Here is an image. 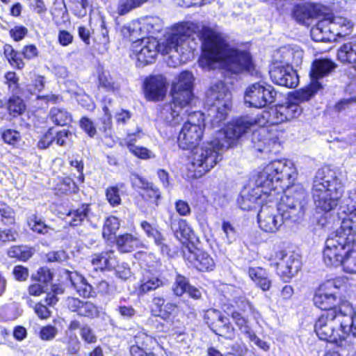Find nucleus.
Here are the masks:
<instances>
[{"label": "nucleus", "mask_w": 356, "mask_h": 356, "mask_svg": "<svg viewBox=\"0 0 356 356\" xmlns=\"http://www.w3.org/2000/svg\"><path fill=\"white\" fill-rule=\"evenodd\" d=\"M204 125L203 114L197 111L191 112L179 134V147L183 149L195 147L202 136Z\"/></svg>", "instance_id": "nucleus-8"}, {"label": "nucleus", "mask_w": 356, "mask_h": 356, "mask_svg": "<svg viewBox=\"0 0 356 356\" xmlns=\"http://www.w3.org/2000/svg\"><path fill=\"white\" fill-rule=\"evenodd\" d=\"M343 192V184L335 172L328 168L318 170L312 188L316 209L324 212L334 210L338 206Z\"/></svg>", "instance_id": "nucleus-3"}, {"label": "nucleus", "mask_w": 356, "mask_h": 356, "mask_svg": "<svg viewBox=\"0 0 356 356\" xmlns=\"http://www.w3.org/2000/svg\"><path fill=\"white\" fill-rule=\"evenodd\" d=\"M184 257L199 271L212 270L215 266L213 259L207 252L194 247L193 250L188 247L186 251H184Z\"/></svg>", "instance_id": "nucleus-18"}, {"label": "nucleus", "mask_w": 356, "mask_h": 356, "mask_svg": "<svg viewBox=\"0 0 356 356\" xmlns=\"http://www.w3.org/2000/svg\"><path fill=\"white\" fill-rule=\"evenodd\" d=\"M193 75L188 71H184L179 74L177 82L172 88V97H175L177 102L182 100L185 104L191 105L193 97Z\"/></svg>", "instance_id": "nucleus-15"}, {"label": "nucleus", "mask_w": 356, "mask_h": 356, "mask_svg": "<svg viewBox=\"0 0 356 356\" xmlns=\"http://www.w3.org/2000/svg\"><path fill=\"white\" fill-rule=\"evenodd\" d=\"M267 131L265 128L261 127L254 130L252 134V143L254 148L259 152H264L266 149Z\"/></svg>", "instance_id": "nucleus-42"}, {"label": "nucleus", "mask_w": 356, "mask_h": 356, "mask_svg": "<svg viewBox=\"0 0 356 356\" xmlns=\"http://www.w3.org/2000/svg\"><path fill=\"white\" fill-rule=\"evenodd\" d=\"M65 305L71 312L76 313L79 316L93 319L99 316L98 307L90 301H83L69 296L65 300Z\"/></svg>", "instance_id": "nucleus-17"}, {"label": "nucleus", "mask_w": 356, "mask_h": 356, "mask_svg": "<svg viewBox=\"0 0 356 356\" xmlns=\"http://www.w3.org/2000/svg\"><path fill=\"white\" fill-rule=\"evenodd\" d=\"M303 51L298 48L290 46L282 47L276 50L273 54L271 65H296L301 64Z\"/></svg>", "instance_id": "nucleus-16"}, {"label": "nucleus", "mask_w": 356, "mask_h": 356, "mask_svg": "<svg viewBox=\"0 0 356 356\" xmlns=\"http://www.w3.org/2000/svg\"><path fill=\"white\" fill-rule=\"evenodd\" d=\"M145 95L149 101H158L166 93V81L162 75L152 76L145 81Z\"/></svg>", "instance_id": "nucleus-20"}, {"label": "nucleus", "mask_w": 356, "mask_h": 356, "mask_svg": "<svg viewBox=\"0 0 356 356\" xmlns=\"http://www.w3.org/2000/svg\"><path fill=\"white\" fill-rule=\"evenodd\" d=\"M7 108L10 114L15 115L22 114L24 112L25 105L23 100L19 97L13 96L8 102Z\"/></svg>", "instance_id": "nucleus-50"}, {"label": "nucleus", "mask_w": 356, "mask_h": 356, "mask_svg": "<svg viewBox=\"0 0 356 356\" xmlns=\"http://www.w3.org/2000/svg\"><path fill=\"white\" fill-rule=\"evenodd\" d=\"M193 24L181 26L163 41L162 51L175 58L174 66L187 59L200 44L204 56L209 61H220L233 74L251 72L254 68L249 52L230 47L219 34L208 27L196 33Z\"/></svg>", "instance_id": "nucleus-2"}, {"label": "nucleus", "mask_w": 356, "mask_h": 356, "mask_svg": "<svg viewBox=\"0 0 356 356\" xmlns=\"http://www.w3.org/2000/svg\"><path fill=\"white\" fill-rule=\"evenodd\" d=\"M170 227L175 236L181 241H188L193 234V232L186 220L175 215H172L170 217Z\"/></svg>", "instance_id": "nucleus-21"}, {"label": "nucleus", "mask_w": 356, "mask_h": 356, "mask_svg": "<svg viewBox=\"0 0 356 356\" xmlns=\"http://www.w3.org/2000/svg\"><path fill=\"white\" fill-rule=\"evenodd\" d=\"M72 134L66 129H63L58 131L56 135H54V141L59 146H65L68 142L71 140Z\"/></svg>", "instance_id": "nucleus-64"}, {"label": "nucleus", "mask_w": 356, "mask_h": 356, "mask_svg": "<svg viewBox=\"0 0 356 356\" xmlns=\"http://www.w3.org/2000/svg\"><path fill=\"white\" fill-rule=\"evenodd\" d=\"M330 24L334 37H343L350 34L353 27L350 20L339 16L330 18Z\"/></svg>", "instance_id": "nucleus-29"}, {"label": "nucleus", "mask_w": 356, "mask_h": 356, "mask_svg": "<svg viewBox=\"0 0 356 356\" xmlns=\"http://www.w3.org/2000/svg\"><path fill=\"white\" fill-rule=\"evenodd\" d=\"M204 318L209 327H222L223 330H226L227 333H233L234 328L230 325L228 318L222 316L219 311L210 309L205 312Z\"/></svg>", "instance_id": "nucleus-25"}, {"label": "nucleus", "mask_w": 356, "mask_h": 356, "mask_svg": "<svg viewBox=\"0 0 356 356\" xmlns=\"http://www.w3.org/2000/svg\"><path fill=\"white\" fill-rule=\"evenodd\" d=\"M264 117L267 119L268 122L272 124H278L286 121L282 106L270 108L268 112L264 113Z\"/></svg>", "instance_id": "nucleus-45"}, {"label": "nucleus", "mask_w": 356, "mask_h": 356, "mask_svg": "<svg viewBox=\"0 0 356 356\" xmlns=\"http://www.w3.org/2000/svg\"><path fill=\"white\" fill-rule=\"evenodd\" d=\"M120 224L118 218L115 216H111L107 218L103 229V236H108L115 234L120 228Z\"/></svg>", "instance_id": "nucleus-54"}, {"label": "nucleus", "mask_w": 356, "mask_h": 356, "mask_svg": "<svg viewBox=\"0 0 356 356\" xmlns=\"http://www.w3.org/2000/svg\"><path fill=\"white\" fill-rule=\"evenodd\" d=\"M186 104L182 100L177 102L175 97H172V102L159 106L157 115L159 120L170 126L179 124L190 114L191 105Z\"/></svg>", "instance_id": "nucleus-13"}, {"label": "nucleus", "mask_w": 356, "mask_h": 356, "mask_svg": "<svg viewBox=\"0 0 356 356\" xmlns=\"http://www.w3.org/2000/svg\"><path fill=\"white\" fill-rule=\"evenodd\" d=\"M31 278L33 280L46 284L53 279V273L47 267L40 268L36 274H33Z\"/></svg>", "instance_id": "nucleus-55"}, {"label": "nucleus", "mask_w": 356, "mask_h": 356, "mask_svg": "<svg viewBox=\"0 0 356 356\" xmlns=\"http://www.w3.org/2000/svg\"><path fill=\"white\" fill-rule=\"evenodd\" d=\"M343 311L334 308L324 312L315 323L314 331L321 340L337 343L346 338L345 327L341 322Z\"/></svg>", "instance_id": "nucleus-4"}, {"label": "nucleus", "mask_w": 356, "mask_h": 356, "mask_svg": "<svg viewBox=\"0 0 356 356\" xmlns=\"http://www.w3.org/2000/svg\"><path fill=\"white\" fill-rule=\"evenodd\" d=\"M58 329L52 325H46L41 328L40 331V337L44 341H51L58 334Z\"/></svg>", "instance_id": "nucleus-63"}, {"label": "nucleus", "mask_w": 356, "mask_h": 356, "mask_svg": "<svg viewBox=\"0 0 356 356\" xmlns=\"http://www.w3.org/2000/svg\"><path fill=\"white\" fill-rule=\"evenodd\" d=\"M28 225L33 232L42 234H48L50 230H53L35 215H31L29 217Z\"/></svg>", "instance_id": "nucleus-44"}, {"label": "nucleus", "mask_w": 356, "mask_h": 356, "mask_svg": "<svg viewBox=\"0 0 356 356\" xmlns=\"http://www.w3.org/2000/svg\"><path fill=\"white\" fill-rule=\"evenodd\" d=\"M67 274L71 286L76 290L80 296L88 298L91 296L92 287L81 275L77 272L70 271H67Z\"/></svg>", "instance_id": "nucleus-26"}, {"label": "nucleus", "mask_w": 356, "mask_h": 356, "mask_svg": "<svg viewBox=\"0 0 356 356\" xmlns=\"http://www.w3.org/2000/svg\"><path fill=\"white\" fill-rule=\"evenodd\" d=\"M282 110L286 117V121L298 117L302 113V108L296 104H291L287 106L282 105Z\"/></svg>", "instance_id": "nucleus-57"}, {"label": "nucleus", "mask_w": 356, "mask_h": 356, "mask_svg": "<svg viewBox=\"0 0 356 356\" xmlns=\"http://www.w3.org/2000/svg\"><path fill=\"white\" fill-rule=\"evenodd\" d=\"M258 197V193H256V195L242 193L240 197L238 198L237 202L241 209L250 210L254 207Z\"/></svg>", "instance_id": "nucleus-51"}, {"label": "nucleus", "mask_w": 356, "mask_h": 356, "mask_svg": "<svg viewBox=\"0 0 356 356\" xmlns=\"http://www.w3.org/2000/svg\"><path fill=\"white\" fill-rule=\"evenodd\" d=\"M232 317L243 334L248 336L252 332L251 328L248 325L246 319L243 317L241 314L234 312L232 313Z\"/></svg>", "instance_id": "nucleus-56"}, {"label": "nucleus", "mask_w": 356, "mask_h": 356, "mask_svg": "<svg viewBox=\"0 0 356 356\" xmlns=\"http://www.w3.org/2000/svg\"><path fill=\"white\" fill-rule=\"evenodd\" d=\"M140 134L141 131H138L137 134V136L138 138L140 137ZM136 135L135 134H129L127 136L126 143L129 150L135 156L142 159L154 158L155 155L149 149L144 147L136 146L134 145V143L136 142Z\"/></svg>", "instance_id": "nucleus-33"}, {"label": "nucleus", "mask_w": 356, "mask_h": 356, "mask_svg": "<svg viewBox=\"0 0 356 356\" xmlns=\"http://www.w3.org/2000/svg\"><path fill=\"white\" fill-rule=\"evenodd\" d=\"M142 196L143 198L158 205V201L161 198V192L152 183L145 184Z\"/></svg>", "instance_id": "nucleus-46"}, {"label": "nucleus", "mask_w": 356, "mask_h": 356, "mask_svg": "<svg viewBox=\"0 0 356 356\" xmlns=\"http://www.w3.org/2000/svg\"><path fill=\"white\" fill-rule=\"evenodd\" d=\"M336 67L335 63L328 58L314 60L310 72L311 80L318 81V79L328 75Z\"/></svg>", "instance_id": "nucleus-22"}, {"label": "nucleus", "mask_w": 356, "mask_h": 356, "mask_svg": "<svg viewBox=\"0 0 356 356\" xmlns=\"http://www.w3.org/2000/svg\"><path fill=\"white\" fill-rule=\"evenodd\" d=\"M269 74L272 81L281 86L293 88L299 83L298 75L293 65H271Z\"/></svg>", "instance_id": "nucleus-14"}, {"label": "nucleus", "mask_w": 356, "mask_h": 356, "mask_svg": "<svg viewBox=\"0 0 356 356\" xmlns=\"http://www.w3.org/2000/svg\"><path fill=\"white\" fill-rule=\"evenodd\" d=\"M332 288H336L335 284L333 281H328L318 289L313 298L314 305L325 312L334 308L341 309L337 307L338 301L335 293L325 291V289Z\"/></svg>", "instance_id": "nucleus-19"}, {"label": "nucleus", "mask_w": 356, "mask_h": 356, "mask_svg": "<svg viewBox=\"0 0 356 356\" xmlns=\"http://www.w3.org/2000/svg\"><path fill=\"white\" fill-rule=\"evenodd\" d=\"M343 267L349 273H356V240L352 242L346 250Z\"/></svg>", "instance_id": "nucleus-37"}, {"label": "nucleus", "mask_w": 356, "mask_h": 356, "mask_svg": "<svg viewBox=\"0 0 356 356\" xmlns=\"http://www.w3.org/2000/svg\"><path fill=\"white\" fill-rule=\"evenodd\" d=\"M140 22L145 34H151L152 36H154L163 29L162 20L158 17H146Z\"/></svg>", "instance_id": "nucleus-35"}, {"label": "nucleus", "mask_w": 356, "mask_h": 356, "mask_svg": "<svg viewBox=\"0 0 356 356\" xmlns=\"http://www.w3.org/2000/svg\"><path fill=\"white\" fill-rule=\"evenodd\" d=\"M139 292L147 293L164 285V281L149 270H145L140 280Z\"/></svg>", "instance_id": "nucleus-27"}, {"label": "nucleus", "mask_w": 356, "mask_h": 356, "mask_svg": "<svg viewBox=\"0 0 356 356\" xmlns=\"http://www.w3.org/2000/svg\"><path fill=\"white\" fill-rule=\"evenodd\" d=\"M98 78L99 86L106 90L114 92L119 88L118 84L113 81L109 72H102Z\"/></svg>", "instance_id": "nucleus-47"}, {"label": "nucleus", "mask_w": 356, "mask_h": 356, "mask_svg": "<svg viewBox=\"0 0 356 356\" xmlns=\"http://www.w3.org/2000/svg\"><path fill=\"white\" fill-rule=\"evenodd\" d=\"M121 32L124 38L132 42V46L135 42H139L143 38H145L140 22H133L123 26Z\"/></svg>", "instance_id": "nucleus-32"}, {"label": "nucleus", "mask_w": 356, "mask_h": 356, "mask_svg": "<svg viewBox=\"0 0 356 356\" xmlns=\"http://www.w3.org/2000/svg\"><path fill=\"white\" fill-rule=\"evenodd\" d=\"M80 127L90 138H93L97 134L93 122L87 117H83L80 120Z\"/></svg>", "instance_id": "nucleus-62"}, {"label": "nucleus", "mask_w": 356, "mask_h": 356, "mask_svg": "<svg viewBox=\"0 0 356 356\" xmlns=\"http://www.w3.org/2000/svg\"><path fill=\"white\" fill-rule=\"evenodd\" d=\"M321 88V84L318 81L312 80L309 86L296 92L295 97L300 102L308 101Z\"/></svg>", "instance_id": "nucleus-39"}, {"label": "nucleus", "mask_w": 356, "mask_h": 356, "mask_svg": "<svg viewBox=\"0 0 356 356\" xmlns=\"http://www.w3.org/2000/svg\"><path fill=\"white\" fill-rule=\"evenodd\" d=\"M337 57L343 63H356V38L345 42L338 49Z\"/></svg>", "instance_id": "nucleus-31"}, {"label": "nucleus", "mask_w": 356, "mask_h": 356, "mask_svg": "<svg viewBox=\"0 0 356 356\" xmlns=\"http://www.w3.org/2000/svg\"><path fill=\"white\" fill-rule=\"evenodd\" d=\"M350 239L337 230L330 235L323 252V261L327 266H343L347 248L352 244Z\"/></svg>", "instance_id": "nucleus-7"}, {"label": "nucleus", "mask_w": 356, "mask_h": 356, "mask_svg": "<svg viewBox=\"0 0 356 356\" xmlns=\"http://www.w3.org/2000/svg\"><path fill=\"white\" fill-rule=\"evenodd\" d=\"M82 340L87 343H95L97 337L93 329L88 324H84L79 332Z\"/></svg>", "instance_id": "nucleus-53"}, {"label": "nucleus", "mask_w": 356, "mask_h": 356, "mask_svg": "<svg viewBox=\"0 0 356 356\" xmlns=\"http://www.w3.org/2000/svg\"><path fill=\"white\" fill-rule=\"evenodd\" d=\"M154 341V339L143 332H139L134 336L136 346L147 348Z\"/></svg>", "instance_id": "nucleus-61"}, {"label": "nucleus", "mask_w": 356, "mask_h": 356, "mask_svg": "<svg viewBox=\"0 0 356 356\" xmlns=\"http://www.w3.org/2000/svg\"><path fill=\"white\" fill-rule=\"evenodd\" d=\"M297 177L293 164L285 160H276L267 164L259 172L255 185L260 193L270 195L277 189H286L281 197L278 207L264 205L258 215L259 227L264 232L275 233L281 227L284 221L296 222L304 214L306 204V193L302 187H291Z\"/></svg>", "instance_id": "nucleus-1"}, {"label": "nucleus", "mask_w": 356, "mask_h": 356, "mask_svg": "<svg viewBox=\"0 0 356 356\" xmlns=\"http://www.w3.org/2000/svg\"><path fill=\"white\" fill-rule=\"evenodd\" d=\"M225 144L219 137L204 143L200 147L193 149L191 164L195 171L200 175L210 171L222 159L221 154Z\"/></svg>", "instance_id": "nucleus-5"}, {"label": "nucleus", "mask_w": 356, "mask_h": 356, "mask_svg": "<svg viewBox=\"0 0 356 356\" xmlns=\"http://www.w3.org/2000/svg\"><path fill=\"white\" fill-rule=\"evenodd\" d=\"M276 96L277 92L272 86L259 81L250 84L245 89L244 102L248 107L261 108L274 103Z\"/></svg>", "instance_id": "nucleus-9"}, {"label": "nucleus", "mask_w": 356, "mask_h": 356, "mask_svg": "<svg viewBox=\"0 0 356 356\" xmlns=\"http://www.w3.org/2000/svg\"><path fill=\"white\" fill-rule=\"evenodd\" d=\"M66 350L69 355H76L80 350V341L75 334H70L67 337Z\"/></svg>", "instance_id": "nucleus-59"}, {"label": "nucleus", "mask_w": 356, "mask_h": 356, "mask_svg": "<svg viewBox=\"0 0 356 356\" xmlns=\"http://www.w3.org/2000/svg\"><path fill=\"white\" fill-rule=\"evenodd\" d=\"M8 255L10 258L26 261L32 257L33 251L26 246H13L8 250Z\"/></svg>", "instance_id": "nucleus-43"}, {"label": "nucleus", "mask_w": 356, "mask_h": 356, "mask_svg": "<svg viewBox=\"0 0 356 356\" xmlns=\"http://www.w3.org/2000/svg\"><path fill=\"white\" fill-rule=\"evenodd\" d=\"M311 36L316 42H328L335 40L330 28V18L318 21L316 25L311 29Z\"/></svg>", "instance_id": "nucleus-23"}, {"label": "nucleus", "mask_w": 356, "mask_h": 356, "mask_svg": "<svg viewBox=\"0 0 356 356\" xmlns=\"http://www.w3.org/2000/svg\"><path fill=\"white\" fill-rule=\"evenodd\" d=\"M163 42L160 43L154 36L143 38L132 46L133 54L136 56L139 66H145L154 63L159 52H163Z\"/></svg>", "instance_id": "nucleus-12"}, {"label": "nucleus", "mask_w": 356, "mask_h": 356, "mask_svg": "<svg viewBox=\"0 0 356 356\" xmlns=\"http://www.w3.org/2000/svg\"><path fill=\"white\" fill-rule=\"evenodd\" d=\"M255 125V120L249 116H240L232 119L223 131L218 133L219 138L228 149L234 146L237 141L245 137Z\"/></svg>", "instance_id": "nucleus-10"}, {"label": "nucleus", "mask_w": 356, "mask_h": 356, "mask_svg": "<svg viewBox=\"0 0 356 356\" xmlns=\"http://www.w3.org/2000/svg\"><path fill=\"white\" fill-rule=\"evenodd\" d=\"M148 238L153 239L155 245L159 247L163 254L168 255L170 252L169 246L166 244V239L158 229L152 233Z\"/></svg>", "instance_id": "nucleus-49"}, {"label": "nucleus", "mask_w": 356, "mask_h": 356, "mask_svg": "<svg viewBox=\"0 0 356 356\" xmlns=\"http://www.w3.org/2000/svg\"><path fill=\"white\" fill-rule=\"evenodd\" d=\"M189 286L188 280L186 277L178 274L172 285V291L176 296L179 297L187 292Z\"/></svg>", "instance_id": "nucleus-48"}, {"label": "nucleus", "mask_w": 356, "mask_h": 356, "mask_svg": "<svg viewBox=\"0 0 356 356\" xmlns=\"http://www.w3.org/2000/svg\"><path fill=\"white\" fill-rule=\"evenodd\" d=\"M90 209L88 204H83L76 210L71 211L68 213V223L71 226H77L88 217Z\"/></svg>", "instance_id": "nucleus-38"}, {"label": "nucleus", "mask_w": 356, "mask_h": 356, "mask_svg": "<svg viewBox=\"0 0 356 356\" xmlns=\"http://www.w3.org/2000/svg\"><path fill=\"white\" fill-rule=\"evenodd\" d=\"M106 196L112 206L119 205L121 203L119 188L117 186L108 187L106 191Z\"/></svg>", "instance_id": "nucleus-60"}, {"label": "nucleus", "mask_w": 356, "mask_h": 356, "mask_svg": "<svg viewBox=\"0 0 356 356\" xmlns=\"http://www.w3.org/2000/svg\"><path fill=\"white\" fill-rule=\"evenodd\" d=\"M149 0H119L118 4V13L124 15L147 2Z\"/></svg>", "instance_id": "nucleus-41"}, {"label": "nucleus", "mask_w": 356, "mask_h": 356, "mask_svg": "<svg viewBox=\"0 0 356 356\" xmlns=\"http://www.w3.org/2000/svg\"><path fill=\"white\" fill-rule=\"evenodd\" d=\"M116 245L122 252H130L143 246L138 237L131 234L119 235L116 238Z\"/></svg>", "instance_id": "nucleus-28"}, {"label": "nucleus", "mask_w": 356, "mask_h": 356, "mask_svg": "<svg viewBox=\"0 0 356 356\" xmlns=\"http://www.w3.org/2000/svg\"><path fill=\"white\" fill-rule=\"evenodd\" d=\"M356 208V188L348 191L347 197H346L340 206V211L342 213H346L351 209Z\"/></svg>", "instance_id": "nucleus-52"}, {"label": "nucleus", "mask_w": 356, "mask_h": 356, "mask_svg": "<svg viewBox=\"0 0 356 356\" xmlns=\"http://www.w3.org/2000/svg\"><path fill=\"white\" fill-rule=\"evenodd\" d=\"M343 213L346 216L342 218L341 225L337 230L344 236L350 238V241L353 242L356 240V208Z\"/></svg>", "instance_id": "nucleus-24"}, {"label": "nucleus", "mask_w": 356, "mask_h": 356, "mask_svg": "<svg viewBox=\"0 0 356 356\" xmlns=\"http://www.w3.org/2000/svg\"><path fill=\"white\" fill-rule=\"evenodd\" d=\"M341 325L345 327L346 334L351 332L356 337V312L353 315L351 307H347L346 311H343V319Z\"/></svg>", "instance_id": "nucleus-40"}, {"label": "nucleus", "mask_w": 356, "mask_h": 356, "mask_svg": "<svg viewBox=\"0 0 356 356\" xmlns=\"http://www.w3.org/2000/svg\"><path fill=\"white\" fill-rule=\"evenodd\" d=\"M318 8L317 6L311 4H302L296 6L293 17L299 22L304 23L307 19L316 17Z\"/></svg>", "instance_id": "nucleus-34"}, {"label": "nucleus", "mask_w": 356, "mask_h": 356, "mask_svg": "<svg viewBox=\"0 0 356 356\" xmlns=\"http://www.w3.org/2000/svg\"><path fill=\"white\" fill-rule=\"evenodd\" d=\"M91 263L95 270L111 269L115 267V257L113 250L102 252L92 256Z\"/></svg>", "instance_id": "nucleus-30"}, {"label": "nucleus", "mask_w": 356, "mask_h": 356, "mask_svg": "<svg viewBox=\"0 0 356 356\" xmlns=\"http://www.w3.org/2000/svg\"><path fill=\"white\" fill-rule=\"evenodd\" d=\"M232 94L222 81L213 83L207 92L206 102L213 124L218 125L226 119L232 106Z\"/></svg>", "instance_id": "nucleus-6"}, {"label": "nucleus", "mask_w": 356, "mask_h": 356, "mask_svg": "<svg viewBox=\"0 0 356 356\" xmlns=\"http://www.w3.org/2000/svg\"><path fill=\"white\" fill-rule=\"evenodd\" d=\"M0 215L1 221L5 225H11L15 222V213L10 207L6 204L1 205Z\"/></svg>", "instance_id": "nucleus-58"}, {"label": "nucleus", "mask_w": 356, "mask_h": 356, "mask_svg": "<svg viewBox=\"0 0 356 356\" xmlns=\"http://www.w3.org/2000/svg\"><path fill=\"white\" fill-rule=\"evenodd\" d=\"M49 115L50 120L59 126H65L72 121L71 114L64 108L53 107Z\"/></svg>", "instance_id": "nucleus-36"}, {"label": "nucleus", "mask_w": 356, "mask_h": 356, "mask_svg": "<svg viewBox=\"0 0 356 356\" xmlns=\"http://www.w3.org/2000/svg\"><path fill=\"white\" fill-rule=\"evenodd\" d=\"M270 265L277 268V273L284 282H288L300 269V261L298 254L286 253L284 250H276L269 257H266Z\"/></svg>", "instance_id": "nucleus-11"}]
</instances>
